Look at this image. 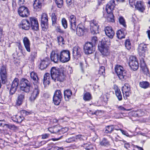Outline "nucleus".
<instances>
[{
	"instance_id": "nucleus-1",
	"label": "nucleus",
	"mask_w": 150,
	"mask_h": 150,
	"mask_svg": "<svg viewBox=\"0 0 150 150\" xmlns=\"http://www.w3.org/2000/svg\"><path fill=\"white\" fill-rule=\"evenodd\" d=\"M64 71V68L59 69L55 67H52L50 70L52 79L55 82H63L66 77Z\"/></svg>"
},
{
	"instance_id": "nucleus-2",
	"label": "nucleus",
	"mask_w": 150,
	"mask_h": 150,
	"mask_svg": "<svg viewBox=\"0 0 150 150\" xmlns=\"http://www.w3.org/2000/svg\"><path fill=\"white\" fill-rule=\"evenodd\" d=\"M30 76L31 78L33 80V84L36 85L30 98L31 101H33L37 97L39 93V91L37 86L38 84L39 83L38 78L37 74L34 71L30 73Z\"/></svg>"
},
{
	"instance_id": "nucleus-3",
	"label": "nucleus",
	"mask_w": 150,
	"mask_h": 150,
	"mask_svg": "<svg viewBox=\"0 0 150 150\" xmlns=\"http://www.w3.org/2000/svg\"><path fill=\"white\" fill-rule=\"evenodd\" d=\"M110 45V40L109 38H104L98 46V49L102 54L104 56L109 54V46Z\"/></svg>"
},
{
	"instance_id": "nucleus-4",
	"label": "nucleus",
	"mask_w": 150,
	"mask_h": 150,
	"mask_svg": "<svg viewBox=\"0 0 150 150\" xmlns=\"http://www.w3.org/2000/svg\"><path fill=\"white\" fill-rule=\"evenodd\" d=\"M115 6V4L114 1H110L107 4L106 7V11L108 14L107 20L110 22H113L115 21L114 16L112 11Z\"/></svg>"
},
{
	"instance_id": "nucleus-5",
	"label": "nucleus",
	"mask_w": 150,
	"mask_h": 150,
	"mask_svg": "<svg viewBox=\"0 0 150 150\" xmlns=\"http://www.w3.org/2000/svg\"><path fill=\"white\" fill-rule=\"evenodd\" d=\"M19 86L21 90L25 93H29L32 89L31 83L25 78H22L21 79Z\"/></svg>"
},
{
	"instance_id": "nucleus-6",
	"label": "nucleus",
	"mask_w": 150,
	"mask_h": 150,
	"mask_svg": "<svg viewBox=\"0 0 150 150\" xmlns=\"http://www.w3.org/2000/svg\"><path fill=\"white\" fill-rule=\"evenodd\" d=\"M115 71L120 79L122 80L126 79L128 76L127 71L123 67L120 65H117L115 68Z\"/></svg>"
},
{
	"instance_id": "nucleus-7",
	"label": "nucleus",
	"mask_w": 150,
	"mask_h": 150,
	"mask_svg": "<svg viewBox=\"0 0 150 150\" xmlns=\"http://www.w3.org/2000/svg\"><path fill=\"white\" fill-rule=\"evenodd\" d=\"M70 59V52L68 50H63L60 53V61L65 63L69 61Z\"/></svg>"
},
{
	"instance_id": "nucleus-8",
	"label": "nucleus",
	"mask_w": 150,
	"mask_h": 150,
	"mask_svg": "<svg viewBox=\"0 0 150 150\" xmlns=\"http://www.w3.org/2000/svg\"><path fill=\"white\" fill-rule=\"evenodd\" d=\"M83 49L86 54H91L95 51V46L92 42H87L85 43L83 46Z\"/></svg>"
},
{
	"instance_id": "nucleus-9",
	"label": "nucleus",
	"mask_w": 150,
	"mask_h": 150,
	"mask_svg": "<svg viewBox=\"0 0 150 150\" xmlns=\"http://www.w3.org/2000/svg\"><path fill=\"white\" fill-rule=\"evenodd\" d=\"M41 26L42 30L46 31L48 27V19L47 14L45 13H43L41 15Z\"/></svg>"
},
{
	"instance_id": "nucleus-10",
	"label": "nucleus",
	"mask_w": 150,
	"mask_h": 150,
	"mask_svg": "<svg viewBox=\"0 0 150 150\" xmlns=\"http://www.w3.org/2000/svg\"><path fill=\"white\" fill-rule=\"evenodd\" d=\"M138 51L140 56L144 57L145 53L147 52L148 51L147 45L144 43H140L138 46Z\"/></svg>"
},
{
	"instance_id": "nucleus-11",
	"label": "nucleus",
	"mask_w": 150,
	"mask_h": 150,
	"mask_svg": "<svg viewBox=\"0 0 150 150\" xmlns=\"http://www.w3.org/2000/svg\"><path fill=\"white\" fill-rule=\"evenodd\" d=\"M18 13L19 16L22 17H27L30 14V11L28 8L23 6L19 7Z\"/></svg>"
},
{
	"instance_id": "nucleus-12",
	"label": "nucleus",
	"mask_w": 150,
	"mask_h": 150,
	"mask_svg": "<svg viewBox=\"0 0 150 150\" xmlns=\"http://www.w3.org/2000/svg\"><path fill=\"white\" fill-rule=\"evenodd\" d=\"M129 65L134 71L137 70L139 67V64L136 57L131 56L129 58Z\"/></svg>"
},
{
	"instance_id": "nucleus-13",
	"label": "nucleus",
	"mask_w": 150,
	"mask_h": 150,
	"mask_svg": "<svg viewBox=\"0 0 150 150\" xmlns=\"http://www.w3.org/2000/svg\"><path fill=\"white\" fill-rule=\"evenodd\" d=\"M99 26L96 20H93L91 21L90 24V29L91 33L92 34L94 35L99 33Z\"/></svg>"
},
{
	"instance_id": "nucleus-14",
	"label": "nucleus",
	"mask_w": 150,
	"mask_h": 150,
	"mask_svg": "<svg viewBox=\"0 0 150 150\" xmlns=\"http://www.w3.org/2000/svg\"><path fill=\"white\" fill-rule=\"evenodd\" d=\"M73 56L74 58L77 59L81 56L82 52L81 48L78 46H76L73 47L72 51Z\"/></svg>"
},
{
	"instance_id": "nucleus-15",
	"label": "nucleus",
	"mask_w": 150,
	"mask_h": 150,
	"mask_svg": "<svg viewBox=\"0 0 150 150\" xmlns=\"http://www.w3.org/2000/svg\"><path fill=\"white\" fill-rule=\"evenodd\" d=\"M19 84V79L16 78L12 82L11 88L10 90V94L13 95L14 94L18 88Z\"/></svg>"
},
{
	"instance_id": "nucleus-16",
	"label": "nucleus",
	"mask_w": 150,
	"mask_h": 150,
	"mask_svg": "<svg viewBox=\"0 0 150 150\" xmlns=\"http://www.w3.org/2000/svg\"><path fill=\"white\" fill-rule=\"evenodd\" d=\"M0 75L3 83H5L7 77V73L5 66L3 65L0 70Z\"/></svg>"
},
{
	"instance_id": "nucleus-17",
	"label": "nucleus",
	"mask_w": 150,
	"mask_h": 150,
	"mask_svg": "<svg viewBox=\"0 0 150 150\" xmlns=\"http://www.w3.org/2000/svg\"><path fill=\"white\" fill-rule=\"evenodd\" d=\"M50 59L48 57H46L43 59L41 60L39 65V68L41 70L45 69L50 64Z\"/></svg>"
},
{
	"instance_id": "nucleus-18",
	"label": "nucleus",
	"mask_w": 150,
	"mask_h": 150,
	"mask_svg": "<svg viewBox=\"0 0 150 150\" xmlns=\"http://www.w3.org/2000/svg\"><path fill=\"white\" fill-rule=\"evenodd\" d=\"M29 21L32 29L34 30H38L39 29V25L37 19L34 17H30Z\"/></svg>"
},
{
	"instance_id": "nucleus-19",
	"label": "nucleus",
	"mask_w": 150,
	"mask_h": 150,
	"mask_svg": "<svg viewBox=\"0 0 150 150\" xmlns=\"http://www.w3.org/2000/svg\"><path fill=\"white\" fill-rule=\"evenodd\" d=\"M30 21L27 19H23L20 23L19 26L23 29L28 30L30 28Z\"/></svg>"
},
{
	"instance_id": "nucleus-20",
	"label": "nucleus",
	"mask_w": 150,
	"mask_h": 150,
	"mask_svg": "<svg viewBox=\"0 0 150 150\" xmlns=\"http://www.w3.org/2000/svg\"><path fill=\"white\" fill-rule=\"evenodd\" d=\"M76 30V34L79 36H83L86 30L85 27L81 24L78 25Z\"/></svg>"
},
{
	"instance_id": "nucleus-21",
	"label": "nucleus",
	"mask_w": 150,
	"mask_h": 150,
	"mask_svg": "<svg viewBox=\"0 0 150 150\" xmlns=\"http://www.w3.org/2000/svg\"><path fill=\"white\" fill-rule=\"evenodd\" d=\"M106 35L110 38L112 39L115 35V33L111 27L107 26L105 28Z\"/></svg>"
},
{
	"instance_id": "nucleus-22",
	"label": "nucleus",
	"mask_w": 150,
	"mask_h": 150,
	"mask_svg": "<svg viewBox=\"0 0 150 150\" xmlns=\"http://www.w3.org/2000/svg\"><path fill=\"white\" fill-rule=\"evenodd\" d=\"M25 98V94L23 93L18 94L16 100V105L19 106L22 104Z\"/></svg>"
},
{
	"instance_id": "nucleus-23",
	"label": "nucleus",
	"mask_w": 150,
	"mask_h": 150,
	"mask_svg": "<svg viewBox=\"0 0 150 150\" xmlns=\"http://www.w3.org/2000/svg\"><path fill=\"white\" fill-rule=\"evenodd\" d=\"M44 0H35L33 4V7L36 11H39L41 8Z\"/></svg>"
},
{
	"instance_id": "nucleus-24",
	"label": "nucleus",
	"mask_w": 150,
	"mask_h": 150,
	"mask_svg": "<svg viewBox=\"0 0 150 150\" xmlns=\"http://www.w3.org/2000/svg\"><path fill=\"white\" fill-rule=\"evenodd\" d=\"M50 58L52 61L55 63L57 62L58 60H60V53H56L54 51H52L51 52Z\"/></svg>"
},
{
	"instance_id": "nucleus-25",
	"label": "nucleus",
	"mask_w": 150,
	"mask_h": 150,
	"mask_svg": "<svg viewBox=\"0 0 150 150\" xmlns=\"http://www.w3.org/2000/svg\"><path fill=\"white\" fill-rule=\"evenodd\" d=\"M23 42L26 50L27 52H30V43L29 40L27 37H25L23 38Z\"/></svg>"
},
{
	"instance_id": "nucleus-26",
	"label": "nucleus",
	"mask_w": 150,
	"mask_h": 150,
	"mask_svg": "<svg viewBox=\"0 0 150 150\" xmlns=\"http://www.w3.org/2000/svg\"><path fill=\"white\" fill-rule=\"evenodd\" d=\"M72 95L71 91L69 89H67L64 91V96L65 100L66 101H68L71 98Z\"/></svg>"
},
{
	"instance_id": "nucleus-27",
	"label": "nucleus",
	"mask_w": 150,
	"mask_h": 150,
	"mask_svg": "<svg viewBox=\"0 0 150 150\" xmlns=\"http://www.w3.org/2000/svg\"><path fill=\"white\" fill-rule=\"evenodd\" d=\"M50 74L48 73H45L44 75L43 80V83L45 85H49L50 84Z\"/></svg>"
},
{
	"instance_id": "nucleus-28",
	"label": "nucleus",
	"mask_w": 150,
	"mask_h": 150,
	"mask_svg": "<svg viewBox=\"0 0 150 150\" xmlns=\"http://www.w3.org/2000/svg\"><path fill=\"white\" fill-rule=\"evenodd\" d=\"M134 6L137 10L141 12H143L145 10L141 1H136V3Z\"/></svg>"
},
{
	"instance_id": "nucleus-29",
	"label": "nucleus",
	"mask_w": 150,
	"mask_h": 150,
	"mask_svg": "<svg viewBox=\"0 0 150 150\" xmlns=\"http://www.w3.org/2000/svg\"><path fill=\"white\" fill-rule=\"evenodd\" d=\"M143 62V63L142 64H140V67L142 70L144 74H146L147 76H149V70L146 66L144 61Z\"/></svg>"
},
{
	"instance_id": "nucleus-30",
	"label": "nucleus",
	"mask_w": 150,
	"mask_h": 150,
	"mask_svg": "<svg viewBox=\"0 0 150 150\" xmlns=\"http://www.w3.org/2000/svg\"><path fill=\"white\" fill-rule=\"evenodd\" d=\"M116 35L117 38L120 39L125 38V35L124 31L122 29L118 30L117 32Z\"/></svg>"
},
{
	"instance_id": "nucleus-31",
	"label": "nucleus",
	"mask_w": 150,
	"mask_h": 150,
	"mask_svg": "<svg viewBox=\"0 0 150 150\" xmlns=\"http://www.w3.org/2000/svg\"><path fill=\"white\" fill-rule=\"evenodd\" d=\"M140 86L143 88L146 89L149 87L150 83L147 81H143L139 83Z\"/></svg>"
},
{
	"instance_id": "nucleus-32",
	"label": "nucleus",
	"mask_w": 150,
	"mask_h": 150,
	"mask_svg": "<svg viewBox=\"0 0 150 150\" xmlns=\"http://www.w3.org/2000/svg\"><path fill=\"white\" fill-rule=\"evenodd\" d=\"M58 127H55L53 128L52 131H51L50 129H52V128H50L48 130L49 131H50L51 133H56L57 132H59V133H63L62 131L64 129V128H62L61 129H58Z\"/></svg>"
},
{
	"instance_id": "nucleus-33",
	"label": "nucleus",
	"mask_w": 150,
	"mask_h": 150,
	"mask_svg": "<svg viewBox=\"0 0 150 150\" xmlns=\"http://www.w3.org/2000/svg\"><path fill=\"white\" fill-rule=\"evenodd\" d=\"M114 128L112 125H109L106 126L105 127V133L106 134L110 133L114 130Z\"/></svg>"
},
{
	"instance_id": "nucleus-34",
	"label": "nucleus",
	"mask_w": 150,
	"mask_h": 150,
	"mask_svg": "<svg viewBox=\"0 0 150 150\" xmlns=\"http://www.w3.org/2000/svg\"><path fill=\"white\" fill-rule=\"evenodd\" d=\"M83 100L86 101H89L92 99V96L91 94L88 93L87 92L84 94L83 96Z\"/></svg>"
},
{
	"instance_id": "nucleus-35",
	"label": "nucleus",
	"mask_w": 150,
	"mask_h": 150,
	"mask_svg": "<svg viewBox=\"0 0 150 150\" xmlns=\"http://www.w3.org/2000/svg\"><path fill=\"white\" fill-rule=\"evenodd\" d=\"M70 23V27L71 30H72V32L75 33L77 28L76 27V22H72L71 21Z\"/></svg>"
},
{
	"instance_id": "nucleus-36",
	"label": "nucleus",
	"mask_w": 150,
	"mask_h": 150,
	"mask_svg": "<svg viewBox=\"0 0 150 150\" xmlns=\"http://www.w3.org/2000/svg\"><path fill=\"white\" fill-rule=\"evenodd\" d=\"M122 92L123 94V96L125 99H127V97H129L131 94L130 91V88H129L128 90L125 91L123 89H122Z\"/></svg>"
},
{
	"instance_id": "nucleus-37",
	"label": "nucleus",
	"mask_w": 150,
	"mask_h": 150,
	"mask_svg": "<svg viewBox=\"0 0 150 150\" xmlns=\"http://www.w3.org/2000/svg\"><path fill=\"white\" fill-rule=\"evenodd\" d=\"M75 138L76 141V140L79 139L80 141H83L85 140L86 139V138L84 135H82L80 134L76 135L74 137Z\"/></svg>"
},
{
	"instance_id": "nucleus-38",
	"label": "nucleus",
	"mask_w": 150,
	"mask_h": 150,
	"mask_svg": "<svg viewBox=\"0 0 150 150\" xmlns=\"http://www.w3.org/2000/svg\"><path fill=\"white\" fill-rule=\"evenodd\" d=\"M62 98L59 97H53V100L54 104L56 105H58L59 104L62 100Z\"/></svg>"
},
{
	"instance_id": "nucleus-39",
	"label": "nucleus",
	"mask_w": 150,
	"mask_h": 150,
	"mask_svg": "<svg viewBox=\"0 0 150 150\" xmlns=\"http://www.w3.org/2000/svg\"><path fill=\"white\" fill-rule=\"evenodd\" d=\"M116 95L117 96L119 100H121L122 99V95L121 92L119 89H117L115 91Z\"/></svg>"
},
{
	"instance_id": "nucleus-40",
	"label": "nucleus",
	"mask_w": 150,
	"mask_h": 150,
	"mask_svg": "<svg viewBox=\"0 0 150 150\" xmlns=\"http://www.w3.org/2000/svg\"><path fill=\"white\" fill-rule=\"evenodd\" d=\"M53 97L62 98V95L61 91L59 90H56L54 93Z\"/></svg>"
},
{
	"instance_id": "nucleus-41",
	"label": "nucleus",
	"mask_w": 150,
	"mask_h": 150,
	"mask_svg": "<svg viewBox=\"0 0 150 150\" xmlns=\"http://www.w3.org/2000/svg\"><path fill=\"white\" fill-rule=\"evenodd\" d=\"M51 17L52 21V25L53 26H54L56 23L57 19V18L54 13H52Z\"/></svg>"
},
{
	"instance_id": "nucleus-42",
	"label": "nucleus",
	"mask_w": 150,
	"mask_h": 150,
	"mask_svg": "<svg viewBox=\"0 0 150 150\" xmlns=\"http://www.w3.org/2000/svg\"><path fill=\"white\" fill-rule=\"evenodd\" d=\"M105 68L103 66H101L98 71V74L104 76L105 75Z\"/></svg>"
},
{
	"instance_id": "nucleus-43",
	"label": "nucleus",
	"mask_w": 150,
	"mask_h": 150,
	"mask_svg": "<svg viewBox=\"0 0 150 150\" xmlns=\"http://www.w3.org/2000/svg\"><path fill=\"white\" fill-rule=\"evenodd\" d=\"M37 56V53L35 51L32 52L31 53L30 58L31 61L33 62Z\"/></svg>"
},
{
	"instance_id": "nucleus-44",
	"label": "nucleus",
	"mask_w": 150,
	"mask_h": 150,
	"mask_svg": "<svg viewBox=\"0 0 150 150\" xmlns=\"http://www.w3.org/2000/svg\"><path fill=\"white\" fill-rule=\"evenodd\" d=\"M100 144L101 146H106L109 145V142L105 138H104L100 143Z\"/></svg>"
},
{
	"instance_id": "nucleus-45",
	"label": "nucleus",
	"mask_w": 150,
	"mask_h": 150,
	"mask_svg": "<svg viewBox=\"0 0 150 150\" xmlns=\"http://www.w3.org/2000/svg\"><path fill=\"white\" fill-rule=\"evenodd\" d=\"M62 24L63 28L66 29L67 28V21L65 18H63L61 21Z\"/></svg>"
},
{
	"instance_id": "nucleus-46",
	"label": "nucleus",
	"mask_w": 150,
	"mask_h": 150,
	"mask_svg": "<svg viewBox=\"0 0 150 150\" xmlns=\"http://www.w3.org/2000/svg\"><path fill=\"white\" fill-rule=\"evenodd\" d=\"M125 45L126 47L128 50H129L131 48V44L129 40H127L125 42Z\"/></svg>"
},
{
	"instance_id": "nucleus-47",
	"label": "nucleus",
	"mask_w": 150,
	"mask_h": 150,
	"mask_svg": "<svg viewBox=\"0 0 150 150\" xmlns=\"http://www.w3.org/2000/svg\"><path fill=\"white\" fill-rule=\"evenodd\" d=\"M55 2L58 8H62L63 5V0H55Z\"/></svg>"
},
{
	"instance_id": "nucleus-48",
	"label": "nucleus",
	"mask_w": 150,
	"mask_h": 150,
	"mask_svg": "<svg viewBox=\"0 0 150 150\" xmlns=\"http://www.w3.org/2000/svg\"><path fill=\"white\" fill-rule=\"evenodd\" d=\"M119 21L121 24L124 27H126V25L125 23V22L123 17L122 16L120 17L119 18Z\"/></svg>"
},
{
	"instance_id": "nucleus-49",
	"label": "nucleus",
	"mask_w": 150,
	"mask_h": 150,
	"mask_svg": "<svg viewBox=\"0 0 150 150\" xmlns=\"http://www.w3.org/2000/svg\"><path fill=\"white\" fill-rule=\"evenodd\" d=\"M16 120H14V121L18 123L21 122L22 121L24 118V117L22 116H16Z\"/></svg>"
},
{
	"instance_id": "nucleus-50",
	"label": "nucleus",
	"mask_w": 150,
	"mask_h": 150,
	"mask_svg": "<svg viewBox=\"0 0 150 150\" xmlns=\"http://www.w3.org/2000/svg\"><path fill=\"white\" fill-rule=\"evenodd\" d=\"M56 31L57 32H59L61 34H64V31L59 26H57L56 28Z\"/></svg>"
},
{
	"instance_id": "nucleus-51",
	"label": "nucleus",
	"mask_w": 150,
	"mask_h": 150,
	"mask_svg": "<svg viewBox=\"0 0 150 150\" xmlns=\"http://www.w3.org/2000/svg\"><path fill=\"white\" fill-rule=\"evenodd\" d=\"M65 141L67 143H71L75 142L76 141L74 137H73L67 139Z\"/></svg>"
},
{
	"instance_id": "nucleus-52",
	"label": "nucleus",
	"mask_w": 150,
	"mask_h": 150,
	"mask_svg": "<svg viewBox=\"0 0 150 150\" xmlns=\"http://www.w3.org/2000/svg\"><path fill=\"white\" fill-rule=\"evenodd\" d=\"M57 39L58 41V42L59 44H60L62 42V44H64V38L62 37H58L57 38Z\"/></svg>"
},
{
	"instance_id": "nucleus-53",
	"label": "nucleus",
	"mask_w": 150,
	"mask_h": 150,
	"mask_svg": "<svg viewBox=\"0 0 150 150\" xmlns=\"http://www.w3.org/2000/svg\"><path fill=\"white\" fill-rule=\"evenodd\" d=\"M4 127L6 126V127L7 128L10 129H12L15 128V126L13 125L5 124Z\"/></svg>"
},
{
	"instance_id": "nucleus-54",
	"label": "nucleus",
	"mask_w": 150,
	"mask_h": 150,
	"mask_svg": "<svg viewBox=\"0 0 150 150\" xmlns=\"http://www.w3.org/2000/svg\"><path fill=\"white\" fill-rule=\"evenodd\" d=\"M138 113V117H141L144 115L145 112L144 111L142 110H140L137 111Z\"/></svg>"
},
{
	"instance_id": "nucleus-55",
	"label": "nucleus",
	"mask_w": 150,
	"mask_h": 150,
	"mask_svg": "<svg viewBox=\"0 0 150 150\" xmlns=\"http://www.w3.org/2000/svg\"><path fill=\"white\" fill-rule=\"evenodd\" d=\"M91 41V42H92L95 45V44L98 42L97 38L96 36L93 37L92 38Z\"/></svg>"
},
{
	"instance_id": "nucleus-56",
	"label": "nucleus",
	"mask_w": 150,
	"mask_h": 150,
	"mask_svg": "<svg viewBox=\"0 0 150 150\" xmlns=\"http://www.w3.org/2000/svg\"><path fill=\"white\" fill-rule=\"evenodd\" d=\"M70 19L69 20V22H76V18L75 16L73 15H71L70 17Z\"/></svg>"
},
{
	"instance_id": "nucleus-57",
	"label": "nucleus",
	"mask_w": 150,
	"mask_h": 150,
	"mask_svg": "<svg viewBox=\"0 0 150 150\" xmlns=\"http://www.w3.org/2000/svg\"><path fill=\"white\" fill-rule=\"evenodd\" d=\"M115 140L116 141H122L123 143H125L126 142L123 140L122 138H121L119 136L117 135L115 137Z\"/></svg>"
},
{
	"instance_id": "nucleus-58",
	"label": "nucleus",
	"mask_w": 150,
	"mask_h": 150,
	"mask_svg": "<svg viewBox=\"0 0 150 150\" xmlns=\"http://www.w3.org/2000/svg\"><path fill=\"white\" fill-rule=\"evenodd\" d=\"M92 145H89L88 144H84L83 147L86 149L87 150H90L91 149Z\"/></svg>"
},
{
	"instance_id": "nucleus-59",
	"label": "nucleus",
	"mask_w": 150,
	"mask_h": 150,
	"mask_svg": "<svg viewBox=\"0 0 150 150\" xmlns=\"http://www.w3.org/2000/svg\"><path fill=\"white\" fill-rule=\"evenodd\" d=\"M21 114L23 115H27L30 114V112H28L25 110H22L21 111Z\"/></svg>"
},
{
	"instance_id": "nucleus-60",
	"label": "nucleus",
	"mask_w": 150,
	"mask_h": 150,
	"mask_svg": "<svg viewBox=\"0 0 150 150\" xmlns=\"http://www.w3.org/2000/svg\"><path fill=\"white\" fill-rule=\"evenodd\" d=\"M118 108L119 110H120L129 111L131 110V109H126L122 106H119Z\"/></svg>"
},
{
	"instance_id": "nucleus-61",
	"label": "nucleus",
	"mask_w": 150,
	"mask_h": 150,
	"mask_svg": "<svg viewBox=\"0 0 150 150\" xmlns=\"http://www.w3.org/2000/svg\"><path fill=\"white\" fill-rule=\"evenodd\" d=\"M129 4L131 6L133 7V6H135V3L136 2V0H129Z\"/></svg>"
},
{
	"instance_id": "nucleus-62",
	"label": "nucleus",
	"mask_w": 150,
	"mask_h": 150,
	"mask_svg": "<svg viewBox=\"0 0 150 150\" xmlns=\"http://www.w3.org/2000/svg\"><path fill=\"white\" fill-rule=\"evenodd\" d=\"M50 136V134H45L42 135V139H44L48 138Z\"/></svg>"
},
{
	"instance_id": "nucleus-63",
	"label": "nucleus",
	"mask_w": 150,
	"mask_h": 150,
	"mask_svg": "<svg viewBox=\"0 0 150 150\" xmlns=\"http://www.w3.org/2000/svg\"><path fill=\"white\" fill-rule=\"evenodd\" d=\"M129 85L128 84H126L122 88V89L124 90H125L126 89H127V90L129 89V88H130L129 87Z\"/></svg>"
},
{
	"instance_id": "nucleus-64",
	"label": "nucleus",
	"mask_w": 150,
	"mask_h": 150,
	"mask_svg": "<svg viewBox=\"0 0 150 150\" xmlns=\"http://www.w3.org/2000/svg\"><path fill=\"white\" fill-rule=\"evenodd\" d=\"M132 114V115L134 117H138V113L137 111H133L131 112Z\"/></svg>"
}]
</instances>
